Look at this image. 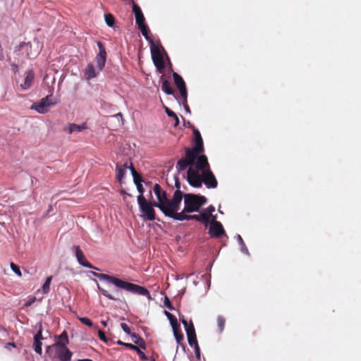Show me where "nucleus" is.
Wrapping results in <instances>:
<instances>
[{
	"label": "nucleus",
	"instance_id": "6e6552de",
	"mask_svg": "<svg viewBox=\"0 0 361 361\" xmlns=\"http://www.w3.org/2000/svg\"><path fill=\"white\" fill-rule=\"evenodd\" d=\"M55 104L51 99V96L49 95L42 99L39 102L34 104L31 109H35L39 114H46L49 108Z\"/></svg>",
	"mask_w": 361,
	"mask_h": 361
},
{
	"label": "nucleus",
	"instance_id": "5701e85b",
	"mask_svg": "<svg viewBox=\"0 0 361 361\" xmlns=\"http://www.w3.org/2000/svg\"><path fill=\"white\" fill-rule=\"evenodd\" d=\"M161 90L167 94H173V90L171 87L169 82L166 80H164L161 84Z\"/></svg>",
	"mask_w": 361,
	"mask_h": 361
},
{
	"label": "nucleus",
	"instance_id": "c03bdc74",
	"mask_svg": "<svg viewBox=\"0 0 361 361\" xmlns=\"http://www.w3.org/2000/svg\"><path fill=\"white\" fill-rule=\"evenodd\" d=\"M98 336H99V338H100L102 341H104V342H105V343H107V342H108V339H107V338L106 337L105 334H104L102 330H99V331H98Z\"/></svg>",
	"mask_w": 361,
	"mask_h": 361
},
{
	"label": "nucleus",
	"instance_id": "6ab92c4d",
	"mask_svg": "<svg viewBox=\"0 0 361 361\" xmlns=\"http://www.w3.org/2000/svg\"><path fill=\"white\" fill-rule=\"evenodd\" d=\"M20 48L22 50H25L27 52L26 54L29 58H33L37 54V51H32V45L30 43H23L20 44Z\"/></svg>",
	"mask_w": 361,
	"mask_h": 361
},
{
	"label": "nucleus",
	"instance_id": "a211bd4d",
	"mask_svg": "<svg viewBox=\"0 0 361 361\" xmlns=\"http://www.w3.org/2000/svg\"><path fill=\"white\" fill-rule=\"evenodd\" d=\"M33 80H34L33 73L31 71H28L26 73L24 83L21 84V85H20L21 87L23 90H27V89L30 88L32 84Z\"/></svg>",
	"mask_w": 361,
	"mask_h": 361
},
{
	"label": "nucleus",
	"instance_id": "423d86ee",
	"mask_svg": "<svg viewBox=\"0 0 361 361\" xmlns=\"http://www.w3.org/2000/svg\"><path fill=\"white\" fill-rule=\"evenodd\" d=\"M137 203L140 211L145 214L147 219L154 221L155 219L154 203L148 202L144 196L137 197Z\"/></svg>",
	"mask_w": 361,
	"mask_h": 361
},
{
	"label": "nucleus",
	"instance_id": "b1692460",
	"mask_svg": "<svg viewBox=\"0 0 361 361\" xmlns=\"http://www.w3.org/2000/svg\"><path fill=\"white\" fill-rule=\"evenodd\" d=\"M75 256L77 257L78 263L80 265H82V263L86 261L85 255L79 247H75Z\"/></svg>",
	"mask_w": 361,
	"mask_h": 361
},
{
	"label": "nucleus",
	"instance_id": "9b49d317",
	"mask_svg": "<svg viewBox=\"0 0 361 361\" xmlns=\"http://www.w3.org/2000/svg\"><path fill=\"white\" fill-rule=\"evenodd\" d=\"M101 71L102 70H99V68L92 63H89L85 69V77L88 80H92L96 78Z\"/></svg>",
	"mask_w": 361,
	"mask_h": 361
},
{
	"label": "nucleus",
	"instance_id": "f03ea898",
	"mask_svg": "<svg viewBox=\"0 0 361 361\" xmlns=\"http://www.w3.org/2000/svg\"><path fill=\"white\" fill-rule=\"evenodd\" d=\"M153 190L158 200L154 202V206L158 207L165 216L171 218L175 212L179 210L183 199L180 190H176L171 199L167 197L166 192L159 184L154 185Z\"/></svg>",
	"mask_w": 361,
	"mask_h": 361
},
{
	"label": "nucleus",
	"instance_id": "79ce46f5",
	"mask_svg": "<svg viewBox=\"0 0 361 361\" xmlns=\"http://www.w3.org/2000/svg\"><path fill=\"white\" fill-rule=\"evenodd\" d=\"M97 46L99 51L98 55L106 56L105 48L104 47L102 43L101 42H97Z\"/></svg>",
	"mask_w": 361,
	"mask_h": 361
},
{
	"label": "nucleus",
	"instance_id": "72a5a7b5",
	"mask_svg": "<svg viewBox=\"0 0 361 361\" xmlns=\"http://www.w3.org/2000/svg\"><path fill=\"white\" fill-rule=\"evenodd\" d=\"M200 219H201V221H202L205 224L206 226H207V224L209 223V214H207L206 213V212H202L200 214Z\"/></svg>",
	"mask_w": 361,
	"mask_h": 361
},
{
	"label": "nucleus",
	"instance_id": "4468645a",
	"mask_svg": "<svg viewBox=\"0 0 361 361\" xmlns=\"http://www.w3.org/2000/svg\"><path fill=\"white\" fill-rule=\"evenodd\" d=\"M133 167L132 166H128V163H125L122 165L119 164H116V180L119 182V183H122L124 177H125V174H126V171L127 169H129L130 170V168Z\"/></svg>",
	"mask_w": 361,
	"mask_h": 361
},
{
	"label": "nucleus",
	"instance_id": "aec40b11",
	"mask_svg": "<svg viewBox=\"0 0 361 361\" xmlns=\"http://www.w3.org/2000/svg\"><path fill=\"white\" fill-rule=\"evenodd\" d=\"M106 56L103 55H97L94 59V62L96 63V66L99 68V70H103L105 63H106Z\"/></svg>",
	"mask_w": 361,
	"mask_h": 361
},
{
	"label": "nucleus",
	"instance_id": "a18cd8bd",
	"mask_svg": "<svg viewBox=\"0 0 361 361\" xmlns=\"http://www.w3.org/2000/svg\"><path fill=\"white\" fill-rule=\"evenodd\" d=\"M121 327L125 333H126L127 334H130V329L126 324L121 323Z\"/></svg>",
	"mask_w": 361,
	"mask_h": 361
},
{
	"label": "nucleus",
	"instance_id": "09e8293b",
	"mask_svg": "<svg viewBox=\"0 0 361 361\" xmlns=\"http://www.w3.org/2000/svg\"><path fill=\"white\" fill-rule=\"evenodd\" d=\"M82 267H87V268H92V269H94L96 270H98L97 268L93 267L90 262H88L87 260L85 262H84L83 263H82Z\"/></svg>",
	"mask_w": 361,
	"mask_h": 361
},
{
	"label": "nucleus",
	"instance_id": "13d9d810",
	"mask_svg": "<svg viewBox=\"0 0 361 361\" xmlns=\"http://www.w3.org/2000/svg\"><path fill=\"white\" fill-rule=\"evenodd\" d=\"M175 186L177 188V190H180L179 189L180 188V183H179V181L178 180H176Z\"/></svg>",
	"mask_w": 361,
	"mask_h": 361
},
{
	"label": "nucleus",
	"instance_id": "bb28decb",
	"mask_svg": "<svg viewBox=\"0 0 361 361\" xmlns=\"http://www.w3.org/2000/svg\"><path fill=\"white\" fill-rule=\"evenodd\" d=\"M165 314L169 319L170 324L171 325L172 329H175V327H178V322L176 318L170 312L165 311Z\"/></svg>",
	"mask_w": 361,
	"mask_h": 361
},
{
	"label": "nucleus",
	"instance_id": "20e7f679",
	"mask_svg": "<svg viewBox=\"0 0 361 361\" xmlns=\"http://www.w3.org/2000/svg\"><path fill=\"white\" fill-rule=\"evenodd\" d=\"M207 202V199L204 196H200L194 194L184 195V209L182 212L191 213L197 212L200 208Z\"/></svg>",
	"mask_w": 361,
	"mask_h": 361
},
{
	"label": "nucleus",
	"instance_id": "a19ab883",
	"mask_svg": "<svg viewBox=\"0 0 361 361\" xmlns=\"http://www.w3.org/2000/svg\"><path fill=\"white\" fill-rule=\"evenodd\" d=\"M97 46L99 51L98 55L106 56L105 48L104 47L102 43L101 42H97Z\"/></svg>",
	"mask_w": 361,
	"mask_h": 361
},
{
	"label": "nucleus",
	"instance_id": "0eeeda50",
	"mask_svg": "<svg viewBox=\"0 0 361 361\" xmlns=\"http://www.w3.org/2000/svg\"><path fill=\"white\" fill-rule=\"evenodd\" d=\"M150 49H151L152 58V60H153V62H154L155 66L158 69H163L164 68V59H163V56L161 54V48L158 45H156L152 41Z\"/></svg>",
	"mask_w": 361,
	"mask_h": 361
},
{
	"label": "nucleus",
	"instance_id": "49530a36",
	"mask_svg": "<svg viewBox=\"0 0 361 361\" xmlns=\"http://www.w3.org/2000/svg\"><path fill=\"white\" fill-rule=\"evenodd\" d=\"M164 305H165L167 308H169V310H173V306H172V305H171V302H170L169 299L167 297H165V299H164Z\"/></svg>",
	"mask_w": 361,
	"mask_h": 361
},
{
	"label": "nucleus",
	"instance_id": "bf43d9fd",
	"mask_svg": "<svg viewBox=\"0 0 361 361\" xmlns=\"http://www.w3.org/2000/svg\"><path fill=\"white\" fill-rule=\"evenodd\" d=\"M101 323L104 326H107V321H102Z\"/></svg>",
	"mask_w": 361,
	"mask_h": 361
},
{
	"label": "nucleus",
	"instance_id": "58836bf2",
	"mask_svg": "<svg viewBox=\"0 0 361 361\" xmlns=\"http://www.w3.org/2000/svg\"><path fill=\"white\" fill-rule=\"evenodd\" d=\"M59 339L61 340L59 342L64 343L66 345L68 343V335L66 331H63L59 336Z\"/></svg>",
	"mask_w": 361,
	"mask_h": 361
},
{
	"label": "nucleus",
	"instance_id": "1a4fd4ad",
	"mask_svg": "<svg viewBox=\"0 0 361 361\" xmlns=\"http://www.w3.org/2000/svg\"><path fill=\"white\" fill-rule=\"evenodd\" d=\"M173 78L176 85L180 91L181 98L184 99L185 102H186L188 93L183 79L180 75L175 72L173 73Z\"/></svg>",
	"mask_w": 361,
	"mask_h": 361
},
{
	"label": "nucleus",
	"instance_id": "603ef678",
	"mask_svg": "<svg viewBox=\"0 0 361 361\" xmlns=\"http://www.w3.org/2000/svg\"><path fill=\"white\" fill-rule=\"evenodd\" d=\"M209 221H210L211 224H213V223H215V222H218L216 221V215H213L212 214H211L209 215Z\"/></svg>",
	"mask_w": 361,
	"mask_h": 361
},
{
	"label": "nucleus",
	"instance_id": "0e129e2a",
	"mask_svg": "<svg viewBox=\"0 0 361 361\" xmlns=\"http://www.w3.org/2000/svg\"><path fill=\"white\" fill-rule=\"evenodd\" d=\"M184 291H185V289L183 290L181 292H180V294L183 295L184 293Z\"/></svg>",
	"mask_w": 361,
	"mask_h": 361
},
{
	"label": "nucleus",
	"instance_id": "c9c22d12",
	"mask_svg": "<svg viewBox=\"0 0 361 361\" xmlns=\"http://www.w3.org/2000/svg\"><path fill=\"white\" fill-rule=\"evenodd\" d=\"M166 113L167 114V115L169 116V117H172V118H174L176 119V125H178V123H179V120H178V116H176V114L171 110H170L169 108H166Z\"/></svg>",
	"mask_w": 361,
	"mask_h": 361
},
{
	"label": "nucleus",
	"instance_id": "412c9836",
	"mask_svg": "<svg viewBox=\"0 0 361 361\" xmlns=\"http://www.w3.org/2000/svg\"><path fill=\"white\" fill-rule=\"evenodd\" d=\"M131 338H132V341L134 343H135L136 345H137V346H139L140 348H141L142 349H145V348H146L145 342L140 336H139L138 335H137L135 334H131Z\"/></svg>",
	"mask_w": 361,
	"mask_h": 361
},
{
	"label": "nucleus",
	"instance_id": "f257e3e1",
	"mask_svg": "<svg viewBox=\"0 0 361 361\" xmlns=\"http://www.w3.org/2000/svg\"><path fill=\"white\" fill-rule=\"evenodd\" d=\"M195 168L197 170L191 167L189 168L187 173V180L191 186L200 188L204 182L208 188L217 187V180L209 169V165L205 155L200 156L197 158Z\"/></svg>",
	"mask_w": 361,
	"mask_h": 361
},
{
	"label": "nucleus",
	"instance_id": "8fccbe9b",
	"mask_svg": "<svg viewBox=\"0 0 361 361\" xmlns=\"http://www.w3.org/2000/svg\"><path fill=\"white\" fill-rule=\"evenodd\" d=\"M214 210H215L214 207L211 205V206L208 207L204 212H206V213L209 215V214H212V212H214Z\"/></svg>",
	"mask_w": 361,
	"mask_h": 361
},
{
	"label": "nucleus",
	"instance_id": "c756f323",
	"mask_svg": "<svg viewBox=\"0 0 361 361\" xmlns=\"http://www.w3.org/2000/svg\"><path fill=\"white\" fill-rule=\"evenodd\" d=\"M185 331H186L188 338H190V337L196 336L195 330L193 324L192 322H190V326L188 328L185 329Z\"/></svg>",
	"mask_w": 361,
	"mask_h": 361
},
{
	"label": "nucleus",
	"instance_id": "ddd939ff",
	"mask_svg": "<svg viewBox=\"0 0 361 361\" xmlns=\"http://www.w3.org/2000/svg\"><path fill=\"white\" fill-rule=\"evenodd\" d=\"M186 212H175L171 218L178 220V221H183V220H197L198 221H201L200 215H188L185 214Z\"/></svg>",
	"mask_w": 361,
	"mask_h": 361
},
{
	"label": "nucleus",
	"instance_id": "e433bc0d",
	"mask_svg": "<svg viewBox=\"0 0 361 361\" xmlns=\"http://www.w3.org/2000/svg\"><path fill=\"white\" fill-rule=\"evenodd\" d=\"M188 343L192 348H195L196 346H199L197 341L196 336L190 337V338H188Z\"/></svg>",
	"mask_w": 361,
	"mask_h": 361
},
{
	"label": "nucleus",
	"instance_id": "39448f33",
	"mask_svg": "<svg viewBox=\"0 0 361 361\" xmlns=\"http://www.w3.org/2000/svg\"><path fill=\"white\" fill-rule=\"evenodd\" d=\"M202 154H199L193 151H192L190 148L185 149V157L180 159L176 165V168L178 171H184L188 166L192 165H195V163L197 160V158Z\"/></svg>",
	"mask_w": 361,
	"mask_h": 361
},
{
	"label": "nucleus",
	"instance_id": "864d4df0",
	"mask_svg": "<svg viewBox=\"0 0 361 361\" xmlns=\"http://www.w3.org/2000/svg\"><path fill=\"white\" fill-rule=\"evenodd\" d=\"M183 99L182 103H183V106H184V109H185V110L186 113H188V114H190V110L189 106H188V104H187V102H184V99Z\"/></svg>",
	"mask_w": 361,
	"mask_h": 361
},
{
	"label": "nucleus",
	"instance_id": "2f4dec72",
	"mask_svg": "<svg viewBox=\"0 0 361 361\" xmlns=\"http://www.w3.org/2000/svg\"><path fill=\"white\" fill-rule=\"evenodd\" d=\"M52 276L47 278L44 283L42 286V290L44 293H47L49 291V287L51 282Z\"/></svg>",
	"mask_w": 361,
	"mask_h": 361
},
{
	"label": "nucleus",
	"instance_id": "2eb2a0df",
	"mask_svg": "<svg viewBox=\"0 0 361 361\" xmlns=\"http://www.w3.org/2000/svg\"><path fill=\"white\" fill-rule=\"evenodd\" d=\"M194 135L195 138V146L191 150L201 154L203 152V141L200 133L198 130L194 129Z\"/></svg>",
	"mask_w": 361,
	"mask_h": 361
},
{
	"label": "nucleus",
	"instance_id": "4c0bfd02",
	"mask_svg": "<svg viewBox=\"0 0 361 361\" xmlns=\"http://www.w3.org/2000/svg\"><path fill=\"white\" fill-rule=\"evenodd\" d=\"M10 267H11V269H12V271L13 272H15L16 275H18V276H22L20 268L17 265H16L14 263L11 262L10 264Z\"/></svg>",
	"mask_w": 361,
	"mask_h": 361
},
{
	"label": "nucleus",
	"instance_id": "4d7b16f0",
	"mask_svg": "<svg viewBox=\"0 0 361 361\" xmlns=\"http://www.w3.org/2000/svg\"><path fill=\"white\" fill-rule=\"evenodd\" d=\"M237 240H238V242L240 244V245L244 244V241L240 235H237Z\"/></svg>",
	"mask_w": 361,
	"mask_h": 361
},
{
	"label": "nucleus",
	"instance_id": "c85d7f7f",
	"mask_svg": "<svg viewBox=\"0 0 361 361\" xmlns=\"http://www.w3.org/2000/svg\"><path fill=\"white\" fill-rule=\"evenodd\" d=\"M173 331L177 343L180 344V342L183 340V335L178 331V327H175V329H173Z\"/></svg>",
	"mask_w": 361,
	"mask_h": 361
},
{
	"label": "nucleus",
	"instance_id": "4be33fe9",
	"mask_svg": "<svg viewBox=\"0 0 361 361\" xmlns=\"http://www.w3.org/2000/svg\"><path fill=\"white\" fill-rule=\"evenodd\" d=\"M125 346L134 350V353H137L141 360H147V357L145 353L140 350V347L133 344H125Z\"/></svg>",
	"mask_w": 361,
	"mask_h": 361
},
{
	"label": "nucleus",
	"instance_id": "ea45409f",
	"mask_svg": "<svg viewBox=\"0 0 361 361\" xmlns=\"http://www.w3.org/2000/svg\"><path fill=\"white\" fill-rule=\"evenodd\" d=\"M78 319L84 324L90 326V327H92L93 326V323L92 322V321L90 319H89L87 317H79Z\"/></svg>",
	"mask_w": 361,
	"mask_h": 361
},
{
	"label": "nucleus",
	"instance_id": "dca6fc26",
	"mask_svg": "<svg viewBox=\"0 0 361 361\" xmlns=\"http://www.w3.org/2000/svg\"><path fill=\"white\" fill-rule=\"evenodd\" d=\"M87 128V126L85 123H83L80 125H78L75 123H68L67 126L64 128V131L68 134H72L75 132H81Z\"/></svg>",
	"mask_w": 361,
	"mask_h": 361
},
{
	"label": "nucleus",
	"instance_id": "6e6d98bb",
	"mask_svg": "<svg viewBox=\"0 0 361 361\" xmlns=\"http://www.w3.org/2000/svg\"><path fill=\"white\" fill-rule=\"evenodd\" d=\"M180 320L185 327V329L190 326V324H188V322L185 319L183 318V319H180Z\"/></svg>",
	"mask_w": 361,
	"mask_h": 361
},
{
	"label": "nucleus",
	"instance_id": "680f3d73",
	"mask_svg": "<svg viewBox=\"0 0 361 361\" xmlns=\"http://www.w3.org/2000/svg\"><path fill=\"white\" fill-rule=\"evenodd\" d=\"M118 344L125 345V344H126V343H123V342H122V341H118Z\"/></svg>",
	"mask_w": 361,
	"mask_h": 361
},
{
	"label": "nucleus",
	"instance_id": "f8f14e48",
	"mask_svg": "<svg viewBox=\"0 0 361 361\" xmlns=\"http://www.w3.org/2000/svg\"><path fill=\"white\" fill-rule=\"evenodd\" d=\"M209 233L212 236L219 238L225 234V231L220 222H215L210 225Z\"/></svg>",
	"mask_w": 361,
	"mask_h": 361
},
{
	"label": "nucleus",
	"instance_id": "f704fd0d",
	"mask_svg": "<svg viewBox=\"0 0 361 361\" xmlns=\"http://www.w3.org/2000/svg\"><path fill=\"white\" fill-rule=\"evenodd\" d=\"M217 323H218V326H219V331L222 332L223 330H224V324H225V319H224V318L222 317L221 316H219L218 318H217Z\"/></svg>",
	"mask_w": 361,
	"mask_h": 361
},
{
	"label": "nucleus",
	"instance_id": "e2e57ef3",
	"mask_svg": "<svg viewBox=\"0 0 361 361\" xmlns=\"http://www.w3.org/2000/svg\"><path fill=\"white\" fill-rule=\"evenodd\" d=\"M31 303H32V302H27V303H26V306H29V305H31Z\"/></svg>",
	"mask_w": 361,
	"mask_h": 361
},
{
	"label": "nucleus",
	"instance_id": "7ed1b4c3",
	"mask_svg": "<svg viewBox=\"0 0 361 361\" xmlns=\"http://www.w3.org/2000/svg\"><path fill=\"white\" fill-rule=\"evenodd\" d=\"M92 274L98 278L101 281H106L109 283L115 285L116 287L127 290L128 292L138 294L140 295L147 296L148 298H151L149 292L144 287L138 285L131 283L127 281H122L114 276H111L105 274H99L97 272L92 271Z\"/></svg>",
	"mask_w": 361,
	"mask_h": 361
},
{
	"label": "nucleus",
	"instance_id": "f3484780",
	"mask_svg": "<svg viewBox=\"0 0 361 361\" xmlns=\"http://www.w3.org/2000/svg\"><path fill=\"white\" fill-rule=\"evenodd\" d=\"M133 12L135 16V22L137 25H141L145 24V17L142 13V11L139 6L137 5L133 6Z\"/></svg>",
	"mask_w": 361,
	"mask_h": 361
},
{
	"label": "nucleus",
	"instance_id": "393cba45",
	"mask_svg": "<svg viewBox=\"0 0 361 361\" xmlns=\"http://www.w3.org/2000/svg\"><path fill=\"white\" fill-rule=\"evenodd\" d=\"M97 288L98 289L100 290V292L102 293V294L106 297L107 298H109V300H118L119 298L114 296V295L112 294H110L106 290L102 288L99 283H97Z\"/></svg>",
	"mask_w": 361,
	"mask_h": 361
},
{
	"label": "nucleus",
	"instance_id": "3c124183",
	"mask_svg": "<svg viewBox=\"0 0 361 361\" xmlns=\"http://www.w3.org/2000/svg\"><path fill=\"white\" fill-rule=\"evenodd\" d=\"M240 250H241L242 252H243V253H245L246 255L249 254L248 250H247V247H246L245 243L240 245Z\"/></svg>",
	"mask_w": 361,
	"mask_h": 361
},
{
	"label": "nucleus",
	"instance_id": "37998d69",
	"mask_svg": "<svg viewBox=\"0 0 361 361\" xmlns=\"http://www.w3.org/2000/svg\"><path fill=\"white\" fill-rule=\"evenodd\" d=\"M42 332V325L39 324V329L38 332L34 336V341H42L43 339Z\"/></svg>",
	"mask_w": 361,
	"mask_h": 361
},
{
	"label": "nucleus",
	"instance_id": "69168bd1",
	"mask_svg": "<svg viewBox=\"0 0 361 361\" xmlns=\"http://www.w3.org/2000/svg\"><path fill=\"white\" fill-rule=\"evenodd\" d=\"M117 115L121 116H122L121 113H118Z\"/></svg>",
	"mask_w": 361,
	"mask_h": 361
},
{
	"label": "nucleus",
	"instance_id": "473e14b6",
	"mask_svg": "<svg viewBox=\"0 0 361 361\" xmlns=\"http://www.w3.org/2000/svg\"><path fill=\"white\" fill-rule=\"evenodd\" d=\"M138 27L140 30L142 35L145 37V39L147 40L149 39V37L148 36L147 26L145 24H143L139 25Z\"/></svg>",
	"mask_w": 361,
	"mask_h": 361
},
{
	"label": "nucleus",
	"instance_id": "cd10ccee",
	"mask_svg": "<svg viewBox=\"0 0 361 361\" xmlns=\"http://www.w3.org/2000/svg\"><path fill=\"white\" fill-rule=\"evenodd\" d=\"M104 20H105V23H106V25L109 27H112L114 26L115 19L112 14H110V13L105 14Z\"/></svg>",
	"mask_w": 361,
	"mask_h": 361
},
{
	"label": "nucleus",
	"instance_id": "7c9ffc66",
	"mask_svg": "<svg viewBox=\"0 0 361 361\" xmlns=\"http://www.w3.org/2000/svg\"><path fill=\"white\" fill-rule=\"evenodd\" d=\"M42 341H34V343H33L34 350L39 355H42Z\"/></svg>",
	"mask_w": 361,
	"mask_h": 361
},
{
	"label": "nucleus",
	"instance_id": "052dcab7",
	"mask_svg": "<svg viewBox=\"0 0 361 361\" xmlns=\"http://www.w3.org/2000/svg\"><path fill=\"white\" fill-rule=\"evenodd\" d=\"M78 361H93L90 359H82V360H78Z\"/></svg>",
	"mask_w": 361,
	"mask_h": 361
},
{
	"label": "nucleus",
	"instance_id": "9d476101",
	"mask_svg": "<svg viewBox=\"0 0 361 361\" xmlns=\"http://www.w3.org/2000/svg\"><path fill=\"white\" fill-rule=\"evenodd\" d=\"M57 348L56 352L59 357L62 361H70L72 357V353L61 342L56 343Z\"/></svg>",
	"mask_w": 361,
	"mask_h": 361
},
{
	"label": "nucleus",
	"instance_id": "de8ad7c7",
	"mask_svg": "<svg viewBox=\"0 0 361 361\" xmlns=\"http://www.w3.org/2000/svg\"><path fill=\"white\" fill-rule=\"evenodd\" d=\"M136 187H137V190L138 192L140 193L139 196H144L143 195L144 188H143L142 183L137 184Z\"/></svg>",
	"mask_w": 361,
	"mask_h": 361
},
{
	"label": "nucleus",
	"instance_id": "5fc2aeb1",
	"mask_svg": "<svg viewBox=\"0 0 361 361\" xmlns=\"http://www.w3.org/2000/svg\"><path fill=\"white\" fill-rule=\"evenodd\" d=\"M195 349V355H196V357L200 359V347L199 346H196L195 348H194Z\"/></svg>",
	"mask_w": 361,
	"mask_h": 361
},
{
	"label": "nucleus",
	"instance_id": "a878e982",
	"mask_svg": "<svg viewBox=\"0 0 361 361\" xmlns=\"http://www.w3.org/2000/svg\"><path fill=\"white\" fill-rule=\"evenodd\" d=\"M130 171L133 177V181L135 185H137V184L138 183H142V182H144L142 177L136 172L133 167L130 168Z\"/></svg>",
	"mask_w": 361,
	"mask_h": 361
}]
</instances>
